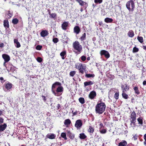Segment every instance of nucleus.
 Returning <instances> with one entry per match:
<instances>
[{"mask_svg": "<svg viewBox=\"0 0 146 146\" xmlns=\"http://www.w3.org/2000/svg\"><path fill=\"white\" fill-rule=\"evenodd\" d=\"M106 106L105 104L101 102L98 104L95 107V111L96 113L100 114H102L105 111Z\"/></svg>", "mask_w": 146, "mask_h": 146, "instance_id": "f257e3e1", "label": "nucleus"}, {"mask_svg": "<svg viewBox=\"0 0 146 146\" xmlns=\"http://www.w3.org/2000/svg\"><path fill=\"white\" fill-rule=\"evenodd\" d=\"M130 117V125L132 127H135L136 126V114L134 111H133L131 113Z\"/></svg>", "mask_w": 146, "mask_h": 146, "instance_id": "f03ea898", "label": "nucleus"}, {"mask_svg": "<svg viewBox=\"0 0 146 146\" xmlns=\"http://www.w3.org/2000/svg\"><path fill=\"white\" fill-rule=\"evenodd\" d=\"M126 7L128 10L130 11H131L133 12L134 9L135 3L132 0L128 1L126 4Z\"/></svg>", "mask_w": 146, "mask_h": 146, "instance_id": "7ed1b4c3", "label": "nucleus"}, {"mask_svg": "<svg viewBox=\"0 0 146 146\" xmlns=\"http://www.w3.org/2000/svg\"><path fill=\"white\" fill-rule=\"evenodd\" d=\"M73 46L74 49L79 53H80L82 50V48L78 41H76L74 42L73 43Z\"/></svg>", "mask_w": 146, "mask_h": 146, "instance_id": "20e7f679", "label": "nucleus"}, {"mask_svg": "<svg viewBox=\"0 0 146 146\" xmlns=\"http://www.w3.org/2000/svg\"><path fill=\"white\" fill-rule=\"evenodd\" d=\"M75 67L76 68L78 69L79 72L83 74L84 73V70L86 68V66L84 64H82V63H77L75 64Z\"/></svg>", "mask_w": 146, "mask_h": 146, "instance_id": "39448f33", "label": "nucleus"}, {"mask_svg": "<svg viewBox=\"0 0 146 146\" xmlns=\"http://www.w3.org/2000/svg\"><path fill=\"white\" fill-rule=\"evenodd\" d=\"M63 88L61 86H59L56 88V90H54V93L52 92V93L55 96H58L61 95L63 91Z\"/></svg>", "mask_w": 146, "mask_h": 146, "instance_id": "423d86ee", "label": "nucleus"}, {"mask_svg": "<svg viewBox=\"0 0 146 146\" xmlns=\"http://www.w3.org/2000/svg\"><path fill=\"white\" fill-rule=\"evenodd\" d=\"M82 123L81 120L80 119L77 120L75 123V126L77 129H80L82 125Z\"/></svg>", "mask_w": 146, "mask_h": 146, "instance_id": "0eeeda50", "label": "nucleus"}, {"mask_svg": "<svg viewBox=\"0 0 146 146\" xmlns=\"http://www.w3.org/2000/svg\"><path fill=\"white\" fill-rule=\"evenodd\" d=\"M100 54L101 56L104 55L105 57L107 58H109L110 57V55L109 52L107 51L103 50L100 51Z\"/></svg>", "mask_w": 146, "mask_h": 146, "instance_id": "6e6552de", "label": "nucleus"}, {"mask_svg": "<svg viewBox=\"0 0 146 146\" xmlns=\"http://www.w3.org/2000/svg\"><path fill=\"white\" fill-rule=\"evenodd\" d=\"M61 84L60 83L58 82H56L53 84L52 86L51 91L52 92L54 93L55 88L57 86H60Z\"/></svg>", "mask_w": 146, "mask_h": 146, "instance_id": "1a4fd4ad", "label": "nucleus"}, {"mask_svg": "<svg viewBox=\"0 0 146 146\" xmlns=\"http://www.w3.org/2000/svg\"><path fill=\"white\" fill-rule=\"evenodd\" d=\"M2 57L5 62H8L10 59V58L9 56L6 54H4L2 55Z\"/></svg>", "mask_w": 146, "mask_h": 146, "instance_id": "9d476101", "label": "nucleus"}, {"mask_svg": "<svg viewBox=\"0 0 146 146\" xmlns=\"http://www.w3.org/2000/svg\"><path fill=\"white\" fill-rule=\"evenodd\" d=\"M96 92L93 91L90 92L89 94V97L90 99H92L96 96Z\"/></svg>", "mask_w": 146, "mask_h": 146, "instance_id": "9b49d317", "label": "nucleus"}, {"mask_svg": "<svg viewBox=\"0 0 146 146\" xmlns=\"http://www.w3.org/2000/svg\"><path fill=\"white\" fill-rule=\"evenodd\" d=\"M121 88L123 91V92L127 91L129 89V86H127L126 84H125L124 85H121Z\"/></svg>", "mask_w": 146, "mask_h": 146, "instance_id": "f8f14e48", "label": "nucleus"}, {"mask_svg": "<svg viewBox=\"0 0 146 146\" xmlns=\"http://www.w3.org/2000/svg\"><path fill=\"white\" fill-rule=\"evenodd\" d=\"M80 31V29L79 26H76L74 27V32L76 35H77L79 33Z\"/></svg>", "mask_w": 146, "mask_h": 146, "instance_id": "ddd939ff", "label": "nucleus"}, {"mask_svg": "<svg viewBox=\"0 0 146 146\" xmlns=\"http://www.w3.org/2000/svg\"><path fill=\"white\" fill-rule=\"evenodd\" d=\"M69 23L68 22H64L62 25V28L64 30H66L68 25Z\"/></svg>", "mask_w": 146, "mask_h": 146, "instance_id": "4468645a", "label": "nucleus"}, {"mask_svg": "<svg viewBox=\"0 0 146 146\" xmlns=\"http://www.w3.org/2000/svg\"><path fill=\"white\" fill-rule=\"evenodd\" d=\"M14 42L15 46L17 48H19L21 46V44L18 41V39H15L14 40Z\"/></svg>", "mask_w": 146, "mask_h": 146, "instance_id": "2eb2a0df", "label": "nucleus"}, {"mask_svg": "<svg viewBox=\"0 0 146 146\" xmlns=\"http://www.w3.org/2000/svg\"><path fill=\"white\" fill-rule=\"evenodd\" d=\"M48 32L46 30H43L40 33L41 36L42 37H44L48 34Z\"/></svg>", "mask_w": 146, "mask_h": 146, "instance_id": "dca6fc26", "label": "nucleus"}, {"mask_svg": "<svg viewBox=\"0 0 146 146\" xmlns=\"http://www.w3.org/2000/svg\"><path fill=\"white\" fill-rule=\"evenodd\" d=\"M46 137L50 139H53L55 138L56 135L53 133L48 134L46 135Z\"/></svg>", "mask_w": 146, "mask_h": 146, "instance_id": "f3484780", "label": "nucleus"}, {"mask_svg": "<svg viewBox=\"0 0 146 146\" xmlns=\"http://www.w3.org/2000/svg\"><path fill=\"white\" fill-rule=\"evenodd\" d=\"M7 125L6 123L0 125V131L2 132L4 131L7 127Z\"/></svg>", "mask_w": 146, "mask_h": 146, "instance_id": "a211bd4d", "label": "nucleus"}, {"mask_svg": "<svg viewBox=\"0 0 146 146\" xmlns=\"http://www.w3.org/2000/svg\"><path fill=\"white\" fill-rule=\"evenodd\" d=\"M5 87L6 89L7 90H9L11 88L12 86V84L9 82L6 83L5 84Z\"/></svg>", "mask_w": 146, "mask_h": 146, "instance_id": "6ab92c4d", "label": "nucleus"}, {"mask_svg": "<svg viewBox=\"0 0 146 146\" xmlns=\"http://www.w3.org/2000/svg\"><path fill=\"white\" fill-rule=\"evenodd\" d=\"M71 123L70 120L69 119H67L64 120V123L66 127H68Z\"/></svg>", "mask_w": 146, "mask_h": 146, "instance_id": "aec40b11", "label": "nucleus"}, {"mask_svg": "<svg viewBox=\"0 0 146 146\" xmlns=\"http://www.w3.org/2000/svg\"><path fill=\"white\" fill-rule=\"evenodd\" d=\"M76 1L78 2L79 5L81 6H83L87 4L86 2H84L82 0H76Z\"/></svg>", "mask_w": 146, "mask_h": 146, "instance_id": "412c9836", "label": "nucleus"}, {"mask_svg": "<svg viewBox=\"0 0 146 146\" xmlns=\"http://www.w3.org/2000/svg\"><path fill=\"white\" fill-rule=\"evenodd\" d=\"M143 118L141 117H140L137 119V121L138 124L140 125H142L143 124Z\"/></svg>", "mask_w": 146, "mask_h": 146, "instance_id": "4be33fe9", "label": "nucleus"}, {"mask_svg": "<svg viewBox=\"0 0 146 146\" xmlns=\"http://www.w3.org/2000/svg\"><path fill=\"white\" fill-rule=\"evenodd\" d=\"M127 35L129 37H133L134 36L133 31L132 30L129 31L127 33Z\"/></svg>", "mask_w": 146, "mask_h": 146, "instance_id": "5701e85b", "label": "nucleus"}, {"mask_svg": "<svg viewBox=\"0 0 146 146\" xmlns=\"http://www.w3.org/2000/svg\"><path fill=\"white\" fill-rule=\"evenodd\" d=\"M67 135L71 139H73L74 138V134L71 133L70 131H68Z\"/></svg>", "mask_w": 146, "mask_h": 146, "instance_id": "b1692460", "label": "nucleus"}, {"mask_svg": "<svg viewBox=\"0 0 146 146\" xmlns=\"http://www.w3.org/2000/svg\"><path fill=\"white\" fill-rule=\"evenodd\" d=\"M94 84V83L90 81L88 82H85L84 83V86L85 87L89 85H92Z\"/></svg>", "mask_w": 146, "mask_h": 146, "instance_id": "393cba45", "label": "nucleus"}, {"mask_svg": "<svg viewBox=\"0 0 146 146\" xmlns=\"http://www.w3.org/2000/svg\"><path fill=\"white\" fill-rule=\"evenodd\" d=\"M127 142L125 140L122 141L119 143V146H126L127 145Z\"/></svg>", "mask_w": 146, "mask_h": 146, "instance_id": "a878e982", "label": "nucleus"}, {"mask_svg": "<svg viewBox=\"0 0 146 146\" xmlns=\"http://www.w3.org/2000/svg\"><path fill=\"white\" fill-rule=\"evenodd\" d=\"M104 21L106 23H111L113 21V19L108 17L105 18L104 19Z\"/></svg>", "mask_w": 146, "mask_h": 146, "instance_id": "bb28decb", "label": "nucleus"}, {"mask_svg": "<svg viewBox=\"0 0 146 146\" xmlns=\"http://www.w3.org/2000/svg\"><path fill=\"white\" fill-rule=\"evenodd\" d=\"M60 55L62 57V59H65V57L64 56L66 55V51H64L60 53Z\"/></svg>", "mask_w": 146, "mask_h": 146, "instance_id": "cd10ccee", "label": "nucleus"}, {"mask_svg": "<svg viewBox=\"0 0 146 146\" xmlns=\"http://www.w3.org/2000/svg\"><path fill=\"white\" fill-rule=\"evenodd\" d=\"M4 26L5 28L9 27V25L8 21L5 20L4 21Z\"/></svg>", "mask_w": 146, "mask_h": 146, "instance_id": "c85d7f7f", "label": "nucleus"}, {"mask_svg": "<svg viewBox=\"0 0 146 146\" xmlns=\"http://www.w3.org/2000/svg\"><path fill=\"white\" fill-rule=\"evenodd\" d=\"M80 138L82 139H84L86 137V136L84 133H81L80 134Z\"/></svg>", "mask_w": 146, "mask_h": 146, "instance_id": "c756f323", "label": "nucleus"}, {"mask_svg": "<svg viewBox=\"0 0 146 146\" xmlns=\"http://www.w3.org/2000/svg\"><path fill=\"white\" fill-rule=\"evenodd\" d=\"M86 39V33H84L82 35L81 38H80V39L81 41H83L84 40Z\"/></svg>", "mask_w": 146, "mask_h": 146, "instance_id": "7c9ffc66", "label": "nucleus"}, {"mask_svg": "<svg viewBox=\"0 0 146 146\" xmlns=\"http://www.w3.org/2000/svg\"><path fill=\"white\" fill-rule=\"evenodd\" d=\"M134 90L135 91V93L137 95L140 94V92L138 88L137 87L135 86L134 88Z\"/></svg>", "mask_w": 146, "mask_h": 146, "instance_id": "2f4dec72", "label": "nucleus"}, {"mask_svg": "<svg viewBox=\"0 0 146 146\" xmlns=\"http://www.w3.org/2000/svg\"><path fill=\"white\" fill-rule=\"evenodd\" d=\"M85 76L88 78H93L94 77L95 75L94 74H86Z\"/></svg>", "mask_w": 146, "mask_h": 146, "instance_id": "473e14b6", "label": "nucleus"}, {"mask_svg": "<svg viewBox=\"0 0 146 146\" xmlns=\"http://www.w3.org/2000/svg\"><path fill=\"white\" fill-rule=\"evenodd\" d=\"M78 100L82 104H83L85 103V100L83 98L80 97Z\"/></svg>", "mask_w": 146, "mask_h": 146, "instance_id": "72a5a7b5", "label": "nucleus"}, {"mask_svg": "<svg viewBox=\"0 0 146 146\" xmlns=\"http://www.w3.org/2000/svg\"><path fill=\"white\" fill-rule=\"evenodd\" d=\"M94 130V129L93 127L90 126L89 129H88V131L90 133H93Z\"/></svg>", "mask_w": 146, "mask_h": 146, "instance_id": "f704fd0d", "label": "nucleus"}, {"mask_svg": "<svg viewBox=\"0 0 146 146\" xmlns=\"http://www.w3.org/2000/svg\"><path fill=\"white\" fill-rule=\"evenodd\" d=\"M19 22V20L16 19H13L12 21V23L14 25L17 24Z\"/></svg>", "mask_w": 146, "mask_h": 146, "instance_id": "c9c22d12", "label": "nucleus"}, {"mask_svg": "<svg viewBox=\"0 0 146 146\" xmlns=\"http://www.w3.org/2000/svg\"><path fill=\"white\" fill-rule=\"evenodd\" d=\"M100 132L102 134H105L107 131L106 129H100L99 130Z\"/></svg>", "mask_w": 146, "mask_h": 146, "instance_id": "e433bc0d", "label": "nucleus"}, {"mask_svg": "<svg viewBox=\"0 0 146 146\" xmlns=\"http://www.w3.org/2000/svg\"><path fill=\"white\" fill-rule=\"evenodd\" d=\"M122 96L125 99H127L128 98V95L125 93L124 92H123Z\"/></svg>", "mask_w": 146, "mask_h": 146, "instance_id": "4c0bfd02", "label": "nucleus"}, {"mask_svg": "<svg viewBox=\"0 0 146 146\" xmlns=\"http://www.w3.org/2000/svg\"><path fill=\"white\" fill-rule=\"evenodd\" d=\"M61 137L63 138L64 139L66 140L67 139V138L66 137V134L65 133H62L61 134Z\"/></svg>", "mask_w": 146, "mask_h": 146, "instance_id": "58836bf2", "label": "nucleus"}, {"mask_svg": "<svg viewBox=\"0 0 146 146\" xmlns=\"http://www.w3.org/2000/svg\"><path fill=\"white\" fill-rule=\"evenodd\" d=\"M137 39L138 41L141 43H142L143 42V38L141 36H138L137 37Z\"/></svg>", "mask_w": 146, "mask_h": 146, "instance_id": "ea45409f", "label": "nucleus"}, {"mask_svg": "<svg viewBox=\"0 0 146 146\" xmlns=\"http://www.w3.org/2000/svg\"><path fill=\"white\" fill-rule=\"evenodd\" d=\"M49 15L52 18H54L56 16V14L55 13H52L51 14L50 13H49Z\"/></svg>", "mask_w": 146, "mask_h": 146, "instance_id": "a19ab883", "label": "nucleus"}, {"mask_svg": "<svg viewBox=\"0 0 146 146\" xmlns=\"http://www.w3.org/2000/svg\"><path fill=\"white\" fill-rule=\"evenodd\" d=\"M76 74V71H72L70 73V75L72 77L73 76Z\"/></svg>", "mask_w": 146, "mask_h": 146, "instance_id": "79ce46f5", "label": "nucleus"}, {"mask_svg": "<svg viewBox=\"0 0 146 146\" xmlns=\"http://www.w3.org/2000/svg\"><path fill=\"white\" fill-rule=\"evenodd\" d=\"M42 48V46L41 45H38L36 47V49L37 50H40Z\"/></svg>", "mask_w": 146, "mask_h": 146, "instance_id": "37998d69", "label": "nucleus"}, {"mask_svg": "<svg viewBox=\"0 0 146 146\" xmlns=\"http://www.w3.org/2000/svg\"><path fill=\"white\" fill-rule=\"evenodd\" d=\"M119 95V93H118L116 92L115 94L114 97L115 99L117 100L118 99Z\"/></svg>", "mask_w": 146, "mask_h": 146, "instance_id": "c03bdc74", "label": "nucleus"}, {"mask_svg": "<svg viewBox=\"0 0 146 146\" xmlns=\"http://www.w3.org/2000/svg\"><path fill=\"white\" fill-rule=\"evenodd\" d=\"M102 2V0H94V2L96 3H101Z\"/></svg>", "mask_w": 146, "mask_h": 146, "instance_id": "a18cd8bd", "label": "nucleus"}, {"mask_svg": "<svg viewBox=\"0 0 146 146\" xmlns=\"http://www.w3.org/2000/svg\"><path fill=\"white\" fill-rule=\"evenodd\" d=\"M137 137L138 135H137L136 134L133 136V137H132V139L134 140L135 141L137 139Z\"/></svg>", "mask_w": 146, "mask_h": 146, "instance_id": "49530a36", "label": "nucleus"}, {"mask_svg": "<svg viewBox=\"0 0 146 146\" xmlns=\"http://www.w3.org/2000/svg\"><path fill=\"white\" fill-rule=\"evenodd\" d=\"M139 49L138 48L136 47H134L133 49V52H135L138 51Z\"/></svg>", "mask_w": 146, "mask_h": 146, "instance_id": "de8ad7c7", "label": "nucleus"}, {"mask_svg": "<svg viewBox=\"0 0 146 146\" xmlns=\"http://www.w3.org/2000/svg\"><path fill=\"white\" fill-rule=\"evenodd\" d=\"M53 41L54 42L56 43L58 42V39L57 38H54L53 39Z\"/></svg>", "mask_w": 146, "mask_h": 146, "instance_id": "09e8293b", "label": "nucleus"}, {"mask_svg": "<svg viewBox=\"0 0 146 146\" xmlns=\"http://www.w3.org/2000/svg\"><path fill=\"white\" fill-rule=\"evenodd\" d=\"M144 139L145 140V141L144 142V144L145 145H146V133L144 135Z\"/></svg>", "mask_w": 146, "mask_h": 146, "instance_id": "8fccbe9b", "label": "nucleus"}, {"mask_svg": "<svg viewBox=\"0 0 146 146\" xmlns=\"http://www.w3.org/2000/svg\"><path fill=\"white\" fill-rule=\"evenodd\" d=\"M81 60L83 61H84L86 58L85 56H82L81 57Z\"/></svg>", "mask_w": 146, "mask_h": 146, "instance_id": "3c124183", "label": "nucleus"}, {"mask_svg": "<svg viewBox=\"0 0 146 146\" xmlns=\"http://www.w3.org/2000/svg\"><path fill=\"white\" fill-rule=\"evenodd\" d=\"M37 61L39 62H40L42 61V59L40 57H38L37 59Z\"/></svg>", "mask_w": 146, "mask_h": 146, "instance_id": "603ef678", "label": "nucleus"}, {"mask_svg": "<svg viewBox=\"0 0 146 146\" xmlns=\"http://www.w3.org/2000/svg\"><path fill=\"white\" fill-rule=\"evenodd\" d=\"M42 98H43V100H44V102H45L46 101V99H47L46 97V96H43V95L42 96Z\"/></svg>", "mask_w": 146, "mask_h": 146, "instance_id": "864d4df0", "label": "nucleus"}, {"mask_svg": "<svg viewBox=\"0 0 146 146\" xmlns=\"http://www.w3.org/2000/svg\"><path fill=\"white\" fill-rule=\"evenodd\" d=\"M100 129H102V128H103L104 127L103 124L102 123H101L100 124Z\"/></svg>", "mask_w": 146, "mask_h": 146, "instance_id": "5fc2aeb1", "label": "nucleus"}, {"mask_svg": "<svg viewBox=\"0 0 146 146\" xmlns=\"http://www.w3.org/2000/svg\"><path fill=\"white\" fill-rule=\"evenodd\" d=\"M3 122V119L0 117V124L2 123Z\"/></svg>", "mask_w": 146, "mask_h": 146, "instance_id": "6e6d98bb", "label": "nucleus"}, {"mask_svg": "<svg viewBox=\"0 0 146 146\" xmlns=\"http://www.w3.org/2000/svg\"><path fill=\"white\" fill-rule=\"evenodd\" d=\"M12 15L11 13H9L8 14V16H7V17L9 19H10Z\"/></svg>", "mask_w": 146, "mask_h": 146, "instance_id": "4d7b16f0", "label": "nucleus"}, {"mask_svg": "<svg viewBox=\"0 0 146 146\" xmlns=\"http://www.w3.org/2000/svg\"><path fill=\"white\" fill-rule=\"evenodd\" d=\"M4 46V44L3 43H2L0 44V47H3Z\"/></svg>", "mask_w": 146, "mask_h": 146, "instance_id": "13d9d810", "label": "nucleus"}, {"mask_svg": "<svg viewBox=\"0 0 146 146\" xmlns=\"http://www.w3.org/2000/svg\"><path fill=\"white\" fill-rule=\"evenodd\" d=\"M143 84V85H146V81H144Z\"/></svg>", "mask_w": 146, "mask_h": 146, "instance_id": "bf43d9fd", "label": "nucleus"}, {"mask_svg": "<svg viewBox=\"0 0 146 146\" xmlns=\"http://www.w3.org/2000/svg\"><path fill=\"white\" fill-rule=\"evenodd\" d=\"M6 62H5V61L4 63H3V66H5L6 67V64H5V63Z\"/></svg>", "mask_w": 146, "mask_h": 146, "instance_id": "052dcab7", "label": "nucleus"}, {"mask_svg": "<svg viewBox=\"0 0 146 146\" xmlns=\"http://www.w3.org/2000/svg\"><path fill=\"white\" fill-rule=\"evenodd\" d=\"M143 48L144 49L146 50V46H143Z\"/></svg>", "mask_w": 146, "mask_h": 146, "instance_id": "680f3d73", "label": "nucleus"}, {"mask_svg": "<svg viewBox=\"0 0 146 146\" xmlns=\"http://www.w3.org/2000/svg\"><path fill=\"white\" fill-rule=\"evenodd\" d=\"M3 111L0 110V116L2 114Z\"/></svg>", "mask_w": 146, "mask_h": 146, "instance_id": "e2e57ef3", "label": "nucleus"}, {"mask_svg": "<svg viewBox=\"0 0 146 146\" xmlns=\"http://www.w3.org/2000/svg\"><path fill=\"white\" fill-rule=\"evenodd\" d=\"M3 78L2 77H1L0 78V80H3Z\"/></svg>", "mask_w": 146, "mask_h": 146, "instance_id": "0e129e2a", "label": "nucleus"}, {"mask_svg": "<svg viewBox=\"0 0 146 146\" xmlns=\"http://www.w3.org/2000/svg\"><path fill=\"white\" fill-rule=\"evenodd\" d=\"M77 114V112H74V113H73V115H76Z\"/></svg>", "mask_w": 146, "mask_h": 146, "instance_id": "69168bd1", "label": "nucleus"}, {"mask_svg": "<svg viewBox=\"0 0 146 146\" xmlns=\"http://www.w3.org/2000/svg\"><path fill=\"white\" fill-rule=\"evenodd\" d=\"M87 59L88 60H89L90 59V57H88L87 58Z\"/></svg>", "mask_w": 146, "mask_h": 146, "instance_id": "338daca9", "label": "nucleus"}, {"mask_svg": "<svg viewBox=\"0 0 146 146\" xmlns=\"http://www.w3.org/2000/svg\"><path fill=\"white\" fill-rule=\"evenodd\" d=\"M80 11L81 12H82L83 11V9L82 8L80 9Z\"/></svg>", "mask_w": 146, "mask_h": 146, "instance_id": "774afa93", "label": "nucleus"}]
</instances>
